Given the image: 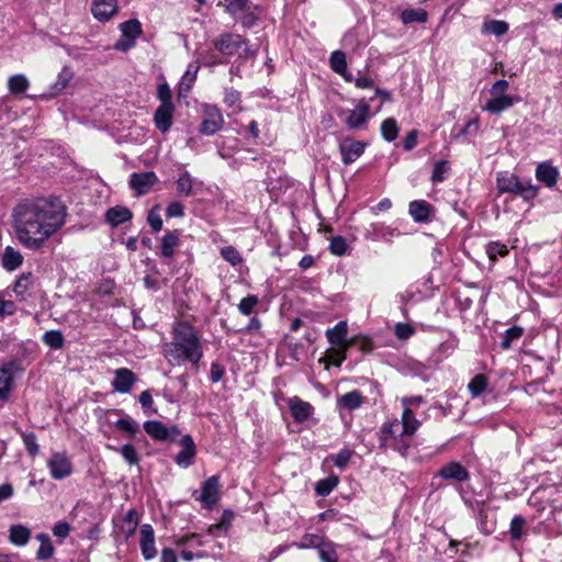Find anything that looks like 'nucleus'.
<instances>
[{
  "instance_id": "nucleus-1",
  "label": "nucleus",
  "mask_w": 562,
  "mask_h": 562,
  "mask_svg": "<svg viewBox=\"0 0 562 562\" xmlns=\"http://www.w3.org/2000/svg\"><path fill=\"white\" fill-rule=\"evenodd\" d=\"M15 235L26 248L37 250L65 224L66 207L56 198L20 203L13 211Z\"/></svg>"
},
{
  "instance_id": "nucleus-2",
  "label": "nucleus",
  "mask_w": 562,
  "mask_h": 562,
  "mask_svg": "<svg viewBox=\"0 0 562 562\" xmlns=\"http://www.w3.org/2000/svg\"><path fill=\"white\" fill-rule=\"evenodd\" d=\"M161 353L173 366L198 364L203 358V346L195 328L181 321L173 324L171 340L162 344Z\"/></svg>"
},
{
  "instance_id": "nucleus-3",
  "label": "nucleus",
  "mask_w": 562,
  "mask_h": 562,
  "mask_svg": "<svg viewBox=\"0 0 562 562\" xmlns=\"http://www.w3.org/2000/svg\"><path fill=\"white\" fill-rule=\"evenodd\" d=\"M508 88L509 82L507 80L499 79L495 81L490 89L491 98L483 106V110L491 114H499L519 102V97L506 93Z\"/></svg>"
},
{
  "instance_id": "nucleus-4",
  "label": "nucleus",
  "mask_w": 562,
  "mask_h": 562,
  "mask_svg": "<svg viewBox=\"0 0 562 562\" xmlns=\"http://www.w3.org/2000/svg\"><path fill=\"white\" fill-rule=\"evenodd\" d=\"M380 446L382 448L391 447L402 454L408 448V443L403 441L404 437H408L406 431L404 430L403 423L398 419H393L389 423H385L380 429Z\"/></svg>"
},
{
  "instance_id": "nucleus-5",
  "label": "nucleus",
  "mask_w": 562,
  "mask_h": 562,
  "mask_svg": "<svg viewBox=\"0 0 562 562\" xmlns=\"http://www.w3.org/2000/svg\"><path fill=\"white\" fill-rule=\"evenodd\" d=\"M499 192L514 193L521 196L526 201L533 200L537 196L538 189L528 182H521L512 173H499L496 179Z\"/></svg>"
},
{
  "instance_id": "nucleus-6",
  "label": "nucleus",
  "mask_w": 562,
  "mask_h": 562,
  "mask_svg": "<svg viewBox=\"0 0 562 562\" xmlns=\"http://www.w3.org/2000/svg\"><path fill=\"white\" fill-rule=\"evenodd\" d=\"M24 371L20 360H10L0 368V403H5L12 392L14 379Z\"/></svg>"
},
{
  "instance_id": "nucleus-7",
  "label": "nucleus",
  "mask_w": 562,
  "mask_h": 562,
  "mask_svg": "<svg viewBox=\"0 0 562 562\" xmlns=\"http://www.w3.org/2000/svg\"><path fill=\"white\" fill-rule=\"evenodd\" d=\"M223 125L224 119L221 111L214 105H204L203 120L199 127L200 133L211 136L218 132Z\"/></svg>"
},
{
  "instance_id": "nucleus-8",
  "label": "nucleus",
  "mask_w": 562,
  "mask_h": 562,
  "mask_svg": "<svg viewBox=\"0 0 562 562\" xmlns=\"http://www.w3.org/2000/svg\"><path fill=\"white\" fill-rule=\"evenodd\" d=\"M213 44L216 50L222 55L233 56L237 54L247 42L239 34L224 33L215 38Z\"/></svg>"
},
{
  "instance_id": "nucleus-9",
  "label": "nucleus",
  "mask_w": 562,
  "mask_h": 562,
  "mask_svg": "<svg viewBox=\"0 0 562 562\" xmlns=\"http://www.w3.org/2000/svg\"><path fill=\"white\" fill-rule=\"evenodd\" d=\"M347 116L345 123L350 130H361L367 126L370 119V105L367 101L358 102L353 110L344 112Z\"/></svg>"
},
{
  "instance_id": "nucleus-10",
  "label": "nucleus",
  "mask_w": 562,
  "mask_h": 562,
  "mask_svg": "<svg viewBox=\"0 0 562 562\" xmlns=\"http://www.w3.org/2000/svg\"><path fill=\"white\" fill-rule=\"evenodd\" d=\"M144 430L146 434L157 441L175 440L179 435L176 426L167 427L158 420H147L144 423Z\"/></svg>"
},
{
  "instance_id": "nucleus-11",
  "label": "nucleus",
  "mask_w": 562,
  "mask_h": 562,
  "mask_svg": "<svg viewBox=\"0 0 562 562\" xmlns=\"http://www.w3.org/2000/svg\"><path fill=\"white\" fill-rule=\"evenodd\" d=\"M49 473L55 480H63L72 473V465L69 458L61 452H55L47 461Z\"/></svg>"
},
{
  "instance_id": "nucleus-12",
  "label": "nucleus",
  "mask_w": 562,
  "mask_h": 562,
  "mask_svg": "<svg viewBox=\"0 0 562 562\" xmlns=\"http://www.w3.org/2000/svg\"><path fill=\"white\" fill-rule=\"evenodd\" d=\"M205 507L215 505L220 499V477L212 475L202 484L201 494L196 498Z\"/></svg>"
},
{
  "instance_id": "nucleus-13",
  "label": "nucleus",
  "mask_w": 562,
  "mask_h": 562,
  "mask_svg": "<svg viewBox=\"0 0 562 562\" xmlns=\"http://www.w3.org/2000/svg\"><path fill=\"white\" fill-rule=\"evenodd\" d=\"M139 547L145 560H153L157 555L155 531L149 524H144L139 528Z\"/></svg>"
},
{
  "instance_id": "nucleus-14",
  "label": "nucleus",
  "mask_w": 562,
  "mask_h": 562,
  "mask_svg": "<svg viewBox=\"0 0 562 562\" xmlns=\"http://www.w3.org/2000/svg\"><path fill=\"white\" fill-rule=\"evenodd\" d=\"M347 334L348 325L344 321L337 323L333 328L326 330V337L329 344L345 349H348L352 346V340L347 339Z\"/></svg>"
},
{
  "instance_id": "nucleus-15",
  "label": "nucleus",
  "mask_w": 562,
  "mask_h": 562,
  "mask_svg": "<svg viewBox=\"0 0 562 562\" xmlns=\"http://www.w3.org/2000/svg\"><path fill=\"white\" fill-rule=\"evenodd\" d=\"M136 382V375L127 368H120L114 371L112 386L119 393H128Z\"/></svg>"
},
{
  "instance_id": "nucleus-16",
  "label": "nucleus",
  "mask_w": 562,
  "mask_h": 562,
  "mask_svg": "<svg viewBox=\"0 0 562 562\" xmlns=\"http://www.w3.org/2000/svg\"><path fill=\"white\" fill-rule=\"evenodd\" d=\"M91 12L98 21L106 22L116 14L117 0H93Z\"/></svg>"
},
{
  "instance_id": "nucleus-17",
  "label": "nucleus",
  "mask_w": 562,
  "mask_h": 562,
  "mask_svg": "<svg viewBox=\"0 0 562 562\" xmlns=\"http://www.w3.org/2000/svg\"><path fill=\"white\" fill-rule=\"evenodd\" d=\"M397 234L396 229L391 226L383 223H372L366 228L364 237L371 241H392V238Z\"/></svg>"
},
{
  "instance_id": "nucleus-18",
  "label": "nucleus",
  "mask_w": 562,
  "mask_h": 562,
  "mask_svg": "<svg viewBox=\"0 0 562 562\" xmlns=\"http://www.w3.org/2000/svg\"><path fill=\"white\" fill-rule=\"evenodd\" d=\"M367 144L360 140L346 139L339 146L341 159L345 165L356 161L364 151Z\"/></svg>"
},
{
  "instance_id": "nucleus-19",
  "label": "nucleus",
  "mask_w": 562,
  "mask_h": 562,
  "mask_svg": "<svg viewBox=\"0 0 562 562\" xmlns=\"http://www.w3.org/2000/svg\"><path fill=\"white\" fill-rule=\"evenodd\" d=\"M288 404L293 419L296 423L307 420L314 412V407L308 402H305L297 396L291 397Z\"/></svg>"
},
{
  "instance_id": "nucleus-20",
  "label": "nucleus",
  "mask_w": 562,
  "mask_h": 562,
  "mask_svg": "<svg viewBox=\"0 0 562 562\" xmlns=\"http://www.w3.org/2000/svg\"><path fill=\"white\" fill-rule=\"evenodd\" d=\"M438 475L457 482H464L470 477L468 470L459 462L447 463L440 469Z\"/></svg>"
},
{
  "instance_id": "nucleus-21",
  "label": "nucleus",
  "mask_w": 562,
  "mask_h": 562,
  "mask_svg": "<svg viewBox=\"0 0 562 562\" xmlns=\"http://www.w3.org/2000/svg\"><path fill=\"white\" fill-rule=\"evenodd\" d=\"M536 178L549 188L557 184L559 179V170L550 162H540L536 168Z\"/></svg>"
},
{
  "instance_id": "nucleus-22",
  "label": "nucleus",
  "mask_w": 562,
  "mask_h": 562,
  "mask_svg": "<svg viewBox=\"0 0 562 562\" xmlns=\"http://www.w3.org/2000/svg\"><path fill=\"white\" fill-rule=\"evenodd\" d=\"M156 181L157 177L154 172L133 173L130 179V184L138 194H144Z\"/></svg>"
},
{
  "instance_id": "nucleus-23",
  "label": "nucleus",
  "mask_w": 562,
  "mask_h": 562,
  "mask_svg": "<svg viewBox=\"0 0 562 562\" xmlns=\"http://www.w3.org/2000/svg\"><path fill=\"white\" fill-rule=\"evenodd\" d=\"M182 449L176 456V462L180 467L188 468L192 463V459L195 454V445L189 435L182 437L181 440Z\"/></svg>"
},
{
  "instance_id": "nucleus-24",
  "label": "nucleus",
  "mask_w": 562,
  "mask_h": 562,
  "mask_svg": "<svg viewBox=\"0 0 562 562\" xmlns=\"http://www.w3.org/2000/svg\"><path fill=\"white\" fill-rule=\"evenodd\" d=\"M175 106L173 105H159L154 115L156 127L166 133L172 124Z\"/></svg>"
},
{
  "instance_id": "nucleus-25",
  "label": "nucleus",
  "mask_w": 562,
  "mask_h": 562,
  "mask_svg": "<svg viewBox=\"0 0 562 562\" xmlns=\"http://www.w3.org/2000/svg\"><path fill=\"white\" fill-rule=\"evenodd\" d=\"M431 205L423 200H415L409 203L408 212L415 222L426 223L430 220Z\"/></svg>"
},
{
  "instance_id": "nucleus-26",
  "label": "nucleus",
  "mask_w": 562,
  "mask_h": 562,
  "mask_svg": "<svg viewBox=\"0 0 562 562\" xmlns=\"http://www.w3.org/2000/svg\"><path fill=\"white\" fill-rule=\"evenodd\" d=\"M179 241L180 233L178 231L167 232L161 238L159 255L166 259L171 258Z\"/></svg>"
},
{
  "instance_id": "nucleus-27",
  "label": "nucleus",
  "mask_w": 562,
  "mask_h": 562,
  "mask_svg": "<svg viewBox=\"0 0 562 562\" xmlns=\"http://www.w3.org/2000/svg\"><path fill=\"white\" fill-rule=\"evenodd\" d=\"M33 283V274L31 272H23L13 284L15 295L22 301L26 300Z\"/></svg>"
},
{
  "instance_id": "nucleus-28",
  "label": "nucleus",
  "mask_w": 562,
  "mask_h": 562,
  "mask_svg": "<svg viewBox=\"0 0 562 562\" xmlns=\"http://www.w3.org/2000/svg\"><path fill=\"white\" fill-rule=\"evenodd\" d=\"M31 538V530L23 525H12L9 530V540L18 547L25 546Z\"/></svg>"
},
{
  "instance_id": "nucleus-29",
  "label": "nucleus",
  "mask_w": 562,
  "mask_h": 562,
  "mask_svg": "<svg viewBox=\"0 0 562 562\" xmlns=\"http://www.w3.org/2000/svg\"><path fill=\"white\" fill-rule=\"evenodd\" d=\"M105 217L111 225L117 226L130 221L132 218V212L124 206H114L108 210Z\"/></svg>"
},
{
  "instance_id": "nucleus-30",
  "label": "nucleus",
  "mask_w": 562,
  "mask_h": 562,
  "mask_svg": "<svg viewBox=\"0 0 562 562\" xmlns=\"http://www.w3.org/2000/svg\"><path fill=\"white\" fill-rule=\"evenodd\" d=\"M23 262V256L20 251L12 247H7L2 255V266L4 269L12 271L19 268Z\"/></svg>"
},
{
  "instance_id": "nucleus-31",
  "label": "nucleus",
  "mask_w": 562,
  "mask_h": 562,
  "mask_svg": "<svg viewBox=\"0 0 562 562\" xmlns=\"http://www.w3.org/2000/svg\"><path fill=\"white\" fill-rule=\"evenodd\" d=\"M36 539L40 541V548L36 557L38 560H48L53 557L55 549L47 533H38Z\"/></svg>"
},
{
  "instance_id": "nucleus-32",
  "label": "nucleus",
  "mask_w": 562,
  "mask_h": 562,
  "mask_svg": "<svg viewBox=\"0 0 562 562\" xmlns=\"http://www.w3.org/2000/svg\"><path fill=\"white\" fill-rule=\"evenodd\" d=\"M30 87V81L23 74L13 75L8 79V89L12 94L24 93Z\"/></svg>"
},
{
  "instance_id": "nucleus-33",
  "label": "nucleus",
  "mask_w": 562,
  "mask_h": 562,
  "mask_svg": "<svg viewBox=\"0 0 562 562\" xmlns=\"http://www.w3.org/2000/svg\"><path fill=\"white\" fill-rule=\"evenodd\" d=\"M72 76V71L69 68L64 67L61 71L58 74L55 83L52 85L49 88L50 95L59 94L71 81Z\"/></svg>"
},
{
  "instance_id": "nucleus-34",
  "label": "nucleus",
  "mask_w": 562,
  "mask_h": 562,
  "mask_svg": "<svg viewBox=\"0 0 562 562\" xmlns=\"http://www.w3.org/2000/svg\"><path fill=\"white\" fill-rule=\"evenodd\" d=\"M363 402V396L359 391H351L338 398V404L349 411L357 409Z\"/></svg>"
},
{
  "instance_id": "nucleus-35",
  "label": "nucleus",
  "mask_w": 562,
  "mask_h": 562,
  "mask_svg": "<svg viewBox=\"0 0 562 562\" xmlns=\"http://www.w3.org/2000/svg\"><path fill=\"white\" fill-rule=\"evenodd\" d=\"M404 430L408 437L413 436L420 426L419 420L415 417L413 409H403L402 419Z\"/></svg>"
},
{
  "instance_id": "nucleus-36",
  "label": "nucleus",
  "mask_w": 562,
  "mask_h": 562,
  "mask_svg": "<svg viewBox=\"0 0 562 562\" xmlns=\"http://www.w3.org/2000/svg\"><path fill=\"white\" fill-rule=\"evenodd\" d=\"M194 179L188 171H183L177 180V191L180 195L190 196L193 193Z\"/></svg>"
},
{
  "instance_id": "nucleus-37",
  "label": "nucleus",
  "mask_w": 562,
  "mask_h": 562,
  "mask_svg": "<svg viewBox=\"0 0 562 562\" xmlns=\"http://www.w3.org/2000/svg\"><path fill=\"white\" fill-rule=\"evenodd\" d=\"M508 24L505 21L490 20L485 21L482 25L483 33H490L495 36H502L508 32Z\"/></svg>"
},
{
  "instance_id": "nucleus-38",
  "label": "nucleus",
  "mask_w": 562,
  "mask_h": 562,
  "mask_svg": "<svg viewBox=\"0 0 562 562\" xmlns=\"http://www.w3.org/2000/svg\"><path fill=\"white\" fill-rule=\"evenodd\" d=\"M122 35L126 38L135 40L142 34V25L138 20H128L120 25Z\"/></svg>"
},
{
  "instance_id": "nucleus-39",
  "label": "nucleus",
  "mask_w": 562,
  "mask_h": 562,
  "mask_svg": "<svg viewBox=\"0 0 562 562\" xmlns=\"http://www.w3.org/2000/svg\"><path fill=\"white\" fill-rule=\"evenodd\" d=\"M381 135L389 143L396 139L398 135V126L395 119L389 117L382 122Z\"/></svg>"
},
{
  "instance_id": "nucleus-40",
  "label": "nucleus",
  "mask_w": 562,
  "mask_h": 562,
  "mask_svg": "<svg viewBox=\"0 0 562 562\" xmlns=\"http://www.w3.org/2000/svg\"><path fill=\"white\" fill-rule=\"evenodd\" d=\"M42 340L45 345H47L48 347H50L54 350L61 349L65 344L64 336H63L61 331H59V330L46 331L43 335Z\"/></svg>"
},
{
  "instance_id": "nucleus-41",
  "label": "nucleus",
  "mask_w": 562,
  "mask_h": 562,
  "mask_svg": "<svg viewBox=\"0 0 562 562\" xmlns=\"http://www.w3.org/2000/svg\"><path fill=\"white\" fill-rule=\"evenodd\" d=\"M401 19L404 24L413 22L424 23L427 21V12L424 9H407L402 12Z\"/></svg>"
},
{
  "instance_id": "nucleus-42",
  "label": "nucleus",
  "mask_w": 562,
  "mask_h": 562,
  "mask_svg": "<svg viewBox=\"0 0 562 562\" xmlns=\"http://www.w3.org/2000/svg\"><path fill=\"white\" fill-rule=\"evenodd\" d=\"M487 387V379L484 374H476L468 384L472 397H479Z\"/></svg>"
},
{
  "instance_id": "nucleus-43",
  "label": "nucleus",
  "mask_w": 562,
  "mask_h": 562,
  "mask_svg": "<svg viewBox=\"0 0 562 562\" xmlns=\"http://www.w3.org/2000/svg\"><path fill=\"white\" fill-rule=\"evenodd\" d=\"M486 254L491 261H496L498 257L508 255V248L505 244L491 241L486 245Z\"/></svg>"
},
{
  "instance_id": "nucleus-44",
  "label": "nucleus",
  "mask_w": 562,
  "mask_h": 562,
  "mask_svg": "<svg viewBox=\"0 0 562 562\" xmlns=\"http://www.w3.org/2000/svg\"><path fill=\"white\" fill-rule=\"evenodd\" d=\"M522 334L524 329L519 326H513L508 328L504 334L501 347L505 350L509 349L512 347V344L518 340L522 336Z\"/></svg>"
},
{
  "instance_id": "nucleus-45",
  "label": "nucleus",
  "mask_w": 562,
  "mask_h": 562,
  "mask_svg": "<svg viewBox=\"0 0 562 562\" xmlns=\"http://www.w3.org/2000/svg\"><path fill=\"white\" fill-rule=\"evenodd\" d=\"M318 555L322 562H338V554L336 552V546L331 542H325L318 549Z\"/></svg>"
},
{
  "instance_id": "nucleus-46",
  "label": "nucleus",
  "mask_w": 562,
  "mask_h": 562,
  "mask_svg": "<svg viewBox=\"0 0 562 562\" xmlns=\"http://www.w3.org/2000/svg\"><path fill=\"white\" fill-rule=\"evenodd\" d=\"M330 67L336 74L344 72L347 69V61L345 53L341 50H335L330 55Z\"/></svg>"
},
{
  "instance_id": "nucleus-47",
  "label": "nucleus",
  "mask_w": 562,
  "mask_h": 562,
  "mask_svg": "<svg viewBox=\"0 0 562 562\" xmlns=\"http://www.w3.org/2000/svg\"><path fill=\"white\" fill-rule=\"evenodd\" d=\"M339 480L337 476H330L317 482L315 491L317 495L326 496L328 495L338 484Z\"/></svg>"
},
{
  "instance_id": "nucleus-48",
  "label": "nucleus",
  "mask_w": 562,
  "mask_h": 562,
  "mask_svg": "<svg viewBox=\"0 0 562 562\" xmlns=\"http://www.w3.org/2000/svg\"><path fill=\"white\" fill-rule=\"evenodd\" d=\"M115 427L134 437L138 431V425L130 416H124L115 422Z\"/></svg>"
},
{
  "instance_id": "nucleus-49",
  "label": "nucleus",
  "mask_w": 562,
  "mask_h": 562,
  "mask_svg": "<svg viewBox=\"0 0 562 562\" xmlns=\"http://www.w3.org/2000/svg\"><path fill=\"white\" fill-rule=\"evenodd\" d=\"M325 541L317 535H305L300 543H294L299 549H319Z\"/></svg>"
},
{
  "instance_id": "nucleus-50",
  "label": "nucleus",
  "mask_w": 562,
  "mask_h": 562,
  "mask_svg": "<svg viewBox=\"0 0 562 562\" xmlns=\"http://www.w3.org/2000/svg\"><path fill=\"white\" fill-rule=\"evenodd\" d=\"M353 452L350 449H341L338 453L330 456V459L335 467L342 470L347 467Z\"/></svg>"
},
{
  "instance_id": "nucleus-51",
  "label": "nucleus",
  "mask_w": 562,
  "mask_h": 562,
  "mask_svg": "<svg viewBox=\"0 0 562 562\" xmlns=\"http://www.w3.org/2000/svg\"><path fill=\"white\" fill-rule=\"evenodd\" d=\"M222 257L228 261L232 266L240 265L243 258L238 250L233 246H226L221 249Z\"/></svg>"
},
{
  "instance_id": "nucleus-52",
  "label": "nucleus",
  "mask_w": 562,
  "mask_h": 562,
  "mask_svg": "<svg viewBox=\"0 0 562 562\" xmlns=\"http://www.w3.org/2000/svg\"><path fill=\"white\" fill-rule=\"evenodd\" d=\"M224 102L228 108H232L234 112L239 111L240 108V93L234 89H226L224 95Z\"/></svg>"
},
{
  "instance_id": "nucleus-53",
  "label": "nucleus",
  "mask_w": 562,
  "mask_h": 562,
  "mask_svg": "<svg viewBox=\"0 0 562 562\" xmlns=\"http://www.w3.org/2000/svg\"><path fill=\"white\" fill-rule=\"evenodd\" d=\"M115 451H120L124 460L130 464H137L139 461L138 453L134 446L124 445L121 449L113 448Z\"/></svg>"
},
{
  "instance_id": "nucleus-54",
  "label": "nucleus",
  "mask_w": 562,
  "mask_h": 562,
  "mask_svg": "<svg viewBox=\"0 0 562 562\" xmlns=\"http://www.w3.org/2000/svg\"><path fill=\"white\" fill-rule=\"evenodd\" d=\"M248 8V0H225V11L233 16L237 13L246 11Z\"/></svg>"
},
{
  "instance_id": "nucleus-55",
  "label": "nucleus",
  "mask_w": 562,
  "mask_h": 562,
  "mask_svg": "<svg viewBox=\"0 0 562 562\" xmlns=\"http://www.w3.org/2000/svg\"><path fill=\"white\" fill-rule=\"evenodd\" d=\"M22 439L27 452L35 457L40 451V446L37 445V439L34 432H22Z\"/></svg>"
},
{
  "instance_id": "nucleus-56",
  "label": "nucleus",
  "mask_w": 562,
  "mask_h": 562,
  "mask_svg": "<svg viewBox=\"0 0 562 562\" xmlns=\"http://www.w3.org/2000/svg\"><path fill=\"white\" fill-rule=\"evenodd\" d=\"M415 334V328L407 323H396L394 326V335L401 339L406 340Z\"/></svg>"
},
{
  "instance_id": "nucleus-57",
  "label": "nucleus",
  "mask_w": 562,
  "mask_h": 562,
  "mask_svg": "<svg viewBox=\"0 0 562 562\" xmlns=\"http://www.w3.org/2000/svg\"><path fill=\"white\" fill-rule=\"evenodd\" d=\"M258 302L259 300L256 295H247L239 302L238 310L244 315H250Z\"/></svg>"
},
{
  "instance_id": "nucleus-58",
  "label": "nucleus",
  "mask_w": 562,
  "mask_h": 562,
  "mask_svg": "<svg viewBox=\"0 0 562 562\" xmlns=\"http://www.w3.org/2000/svg\"><path fill=\"white\" fill-rule=\"evenodd\" d=\"M525 524H526V521L521 516H515L512 519L509 532H510V537L514 540H518L521 538L522 531L525 528Z\"/></svg>"
},
{
  "instance_id": "nucleus-59",
  "label": "nucleus",
  "mask_w": 562,
  "mask_h": 562,
  "mask_svg": "<svg viewBox=\"0 0 562 562\" xmlns=\"http://www.w3.org/2000/svg\"><path fill=\"white\" fill-rule=\"evenodd\" d=\"M139 403L146 415H151L157 413L156 408H153V395L149 390L143 391L139 395Z\"/></svg>"
},
{
  "instance_id": "nucleus-60",
  "label": "nucleus",
  "mask_w": 562,
  "mask_h": 562,
  "mask_svg": "<svg viewBox=\"0 0 562 562\" xmlns=\"http://www.w3.org/2000/svg\"><path fill=\"white\" fill-rule=\"evenodd\" d=\"M449 171V165L446 160L436 162L432 171L431 179L434 182H441L445 180L446 175Z\"/></svg>"
},
{
  "instance_id": "nucleus-61",
  "label": "nucleus",
  "mask_w": 562,
  "mask_h": 562,
  "mask_svg": "<svg viewBox=\"0 0 562 562\" xmlns=\"http://www.w3.org/2000/svg\"><path fill=\"white\" fill-rule=\"evenodd\" d=\"M329 250L336 256L345 255L347 250V243L345 238L341 236L333 237L329 244Z\"/></svg>"
},
{
  "instance_id": "nucleus-62",
  "label": "nucleus",
  "mask_w": 562,
  "mask_h": 562,
  "mask_svg": "<svg viewBox=\"0 0 562 562\" xmlns=\"http://www.w3.org/2000/svg\"><path fill=\"white\" fill-rule=\"evenodd\" d=\"M198 70H199V66L194 65V64H190L188 66V69L187 71L184 72V75L182 76L181 78V89L186 86L187 89H190L191 88V85L195 81L196 79V74H198Z\"/></svg>"
},
{
  "instance_id": "nucleus-63",
  "label": "nucleus",
  "mask_w": 562,
  "mask_h": 562,
  "mask_svg": "<svg viewBox=\"0 0 562 562\" xmlns=\"http://www.w3.org/2000/svg\"><path fill=\"white\" fill-rule=\"evenodd\" d=\"M157 95L160 101V105H173V103L171 101L172 93H171L169 86L166 82L160 83L158 86Z\"/></svg>"
},
{
  "instance_id": "nucleus-64",
  "label": "nucleus",
  "mask_w": 562,
  "mask_h": 562,
  "mask_svg": "<svg viewBox=\"0 0 562 562\" xmlns=\"http://www.w3.org/2000/svg\"><path fill=\"white\" fill-rule=\"evenodd\" d=\"M407 369L408 371L416 375V376H420L422 379L424 380H427L428 379V367H426L424 363L422 362H418V361H411L408 362L407 364Z\"/></svg>"
}]
</instances>
